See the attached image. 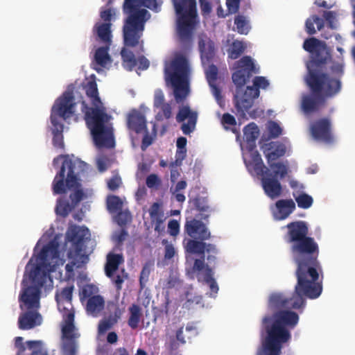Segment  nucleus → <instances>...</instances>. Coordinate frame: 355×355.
<instances>
[{
  "mask_svg": "<svg viewBox=\"0 0 355 355\" xmlns=\"http://www.w3.org/2000/svg\"><path fill=\"white\" fill-rule=\"evenodd\" d=\"M189 75L188 58L181 53H176L169 62L165 63V80L173 87L174 96L178 103L184 100L189 94Z\"/></svg>",
  "mask_w": 355,
  "mask_h": 355,
  "instance_id": "obj_8",
  "label": "nucleus"
},
{
  "mask_svg": "<svg viewBox=\"0 0 355 355\" xmlns=\"http://www.w3.org/2000/svg\"><path fill=\"white\" fill-rule=\"evenodd\" d=\"M122 58V65L128 71H132L137 64V60L135 54L125 47H123L121 51Z\"/></svg>",
  "mask_w": 355,
  "mask_h": 355,
  "instance_id": "obj_31",
  "label": "nucleus"
},
{
  "mask_svg": "<svg viewBox=\"0 0 355 355\" xmlns=\"http://www.w3.org/2000/svg\"><path fill=\"white\" fill-rule=\"evenodd\" d=\"M74 286H67L55 295L58 309L62 315V322L68 321L69 315H72V321H74L75 311L72 304V295Z\"/></svg>",
  "mask_w": 355,
  "mask_h": 355,
  "instance_id": "obj_16",
  "label": "nucleus"
},
{
  "mask_svg": "<svg viewBox=\"0 0 355 355\" xmlns=\"http://www.w3.org/2000/svg\"><path fill=\"white\" fill-rule=\"evenodd\" d=\"M75 106L73 92L67 91L56 100L51 111H54L60 118L67 120L74 114Z\"/></svg>",
  "mask_w": 355,
  "mask_h": 355,
  "instance_id": "obj_17",
  "label": "nucleus"
},
{
  "mask_svg": "<svg viewBox=\"0 0 355 355\" xmlns=\"http://www.w3.org/2000/svg\"><path fill=\"white\" fill-rule=\"evenodd\" d=\"M262 148L268 164L270 168L273 169L275 176H279L280 179L285 178L288 173L287 166L282 162H274L285 155V145L279 141H270L265 144Z\"/></svg>",
  "mask_w": 355,
  "mask_h": 355,
  "instance_id": "obj_13",
  "label": "nucleus"
},
{
  "mask_svg": "<svg viewBox=\"0 0 355 355\" xmlns=\"http://www.w3.org/2000/svg\"><path fill=\"white\" fill-rule=\"evenodd\" d=\"M234 69L235 71L232 78L236 87L235 105L239 111L248 112L252 107L254 100L259 96V89H266L269 86V82L264 76H256L253 79V85L248 86L243 91V86L250 78L259 73V68L250 56L245 55L234 63Z\"/></svg>",
  "mask_w": 355,
  "mask_h": 355,
  "instance_id": "obj_4",
  "label": "nucleus"
},
{
  "mask_svg": "<svg viewBox=\"0 0 355 355\" xmlns=\"http://www.w3.org/2000/svg\"><path fill=\"white\" fill-rule=\"evenodd\" d=\"M59 257L58 244L55 241H50L44 245L36 257V263L31 265L28 277L33 284V286L42 288L44 286L50 277V263L49 258H58Z\"/></svg>",
  "mask_w": 355,
  "mask_h": 355,
  "instance_id": "obj_10",
  "label": "nucleus"
},
{
  "mask_svg": "<svg viewBox=\"0 0 355 355\" xmlns=\"http://www.w3.org/2000/svg\"><path fill=\"white\" fill-rule=\"evenodd\" d=\"M187 139L184 137H180L177 139L176 146L178 148L176 152L177 159L182 160L186 157V145Z\"/></svg>",
  "mask_w": 355,
  "mask_h": 355,
  "instance_id": "obj_45",
  "label": "nucleus"
},
{
  "mask_svg": "<svg viewBox=\"0 0 355 355\" xmlns=\"http://www.w3.org/2000/svg\"><path fill=\"white\" fill-rule=\"evenodd\" d=\"M178 15V33L182 42H191L197 17L196 0H172Z\"/></svg>",
  "mask_w": 355,
  "mask_h": 355,
  "instance_id": "obj_11",
  "label": "nucleus"
},
{
  "mask_svg": "<svg viewBox=\"0 0 355 355\" xmlns=\"http://www.w3.org/2000/svg\"><path fill=\"white\" fill-rule=\"evenodd\" d=\"M146 184L150 189L157 187L161 184V180L156 174H150L146 178Z\"/></svg>",
  "mask_w": 355,
  "mask_h": 355,
  "instance_id": "obj_54",
  "label": "nucleus"
},
{
  "mask_svg": "<svg viewBox=\"0 0 355 355\" xmlns=\"http://www.w3.org/2000/svg\"><path fill=\"white\" fill-rule=\"evenodd\" d=\"M105 301L102 296L93 295L87 300L86 304L87 311L94 316H96L104 308Z\"/></svg>",
  "mask_w": 355,
  "mask_h": 355,
  "instance_id": "obj_25",
  "label": "nucleus"
},
{
  "mask_svg": "<svg viewBox=\"0 0 355 355\" xmlns=\"http://www.w3.org/2000/svg\"><path fill=\"white\" fill-rule=\"evenodd\" d=\"M60 159L64 160L52 182V191L54 195H58L66 193L67 189H74L69 195L70 202L61 198L57 200V214L66 217L85 197L83 191L78 188V180L80 174L87 169L88 165L79 159H71L68 155H60L53 159L54 166Z\"/></svg>",
  "mask_w": 355,
  "mask_h": 355,
  "instance_id": "obj_3",
  "label": "nucleus"
},
{
  "mask_svg": "<svg viewBox=\"0 0 355 355\" xmlns=\"http://www.w3.org/2000/svg\"><path fill=\"white\" fill-rule=\"evenodd\" d=\"M184 230L192 239L205 241L211 237V233L206 225L202 221L195 218H187Z\"/></svg>",
  "mask_w": 355,
  "mask_h": 355,
  "instance_id": "obj_18",
  "label": "nucleus"
},
{
  "mask_svg": "<svg viewBox=\"0 0 355 355\" xmlns=\"http://www.w3.org/2000/svg\"><path fill=\"white\" fill-rule=\"evenodd\" d=\"M243 134L248 147L250 151L255 148V141L259 136V129L254 123H250L243 129Z\"/></svg>",
  "mask_w": 355,
  "mask_h": 355,
  "instance_id": "obj_24",
  "label": "nucleus"
},
{
  "mask_svg": "<svg viewBox=\"0 0 355 355\" xmlns=\"http://www.w3.org/2000/svg\"><path fill=\"white\" fill-rule=\"evenodd\" d=\"M247 44L243 41L235 40L229 46L227 50L228 58L232 60L239 58L246 50Z\"/></svg>",
  "mask_w": 355,
  "mask_h": 355,
  "instance_id": "obj_28",
  "label": "nucleus"
},
{
  "mask_svg": "<svg viewBox=\"0 0 355 355\" xmlns=\"http://www.w3.org/2000/svg\"><path fill=\"white\" fill-rule=\"evenodd\" d=\"M82 112L95 144L98 146L114 147L113 128L110 123L112 117L107 113L103 103L89 107L83 101Z\"/></svg>",
  "mask_w": 355,
  "mask_h": 355,
  "instance_id": "obj_7",
  "label": "nucleus"
},
{
  "mask_svg": "<svg viewBox=\"0 0 355 355\" xmlns=\"http://www.w3.org/2000/svg\"><path fill=\"white\" fill-rule=\"evenodd\" d=\"M168 231L170 235L176 236L180 232V224L176 220H171L168 223Z\"/></svg>",
  "mask_w": 355,
  "mask_h": 355,
  "instance_id": "obj_56",
  "label": "nucleus"
},
{
  "mask_svg": "<svg viewBox=\"0 0 355 355\" xmlns=\"http://www.w3.org/2000/svg\"><path fill=\"white\" fill-rule=\"evenodd\" d=\"M26 345L32 351L31 355H49L47 352L42 348V343L40 340H29L26 343Z\"/></svg>",
  "mask_w": 355,
  "mask_h": 355,
  "instance_id": "obj_41",
  "label": "nucleus"
},
{
  "mask_svg": "<svg viewBox=\"0 0 355 355\" xmlns=\"http://www.w3.org/2000/svg\"><path fill=\"white\" fill-rule=\"evenodd\" d=\"M293 197L300 208L308 209L313 205V198L305 193H300L298 196H295V194L293 193Z\"/></svg>",
  "mask_w": 355,
  "mask_h": 355,
  "instance_id": "obj_40",
  "label": "nucleus"
},
{
  "mask_svg": "<svg viewBox=\"0 0 355 355\" xmlns=\"http://www.w3.org/2000/svg\"><path fill=\"white\" fill-rule=\"evenodd\" d=\"M107 187L110 191H116L121 184V179L119 176L115 175L111 178L107 182Z\"/></svg>",
  "mask_w": 355,
  "mask_h": 355,
  "instance_id": "obj_58",
  "label": "nucleus"
},
{
  "mask_svg": "<svg viewBox=\"0 0 355 355\" xmlns=\"http://www.w3.org/2000/svg\"><path fill=\"white\" fill-rule=\"evenodd\" d=\"M184 326L178 325L176 322L169 324L166 329V336L169 338L171 348H177L178 344L186 343V336L183 333Z\"/></svg>",
  "mask_w": 355,
  "mask_h": 355,
  "instance_id": "obj_21",
  "label": "nucleus"
},
{
  "mask_svg": "<svg viewBox=\"0 0 355 355\" xmlns=\"http://www.w3.org/2000/svg\"><path fill=\"white\" fill-rule=\"evenodd\" d=\"M94 32L96 34L101 42L105 45L112 44V31L110 23H97L94 27Z\"/></svg>",
  "mask_w": 355,
  "mask_h": 355,
  "instance_id": "obj_23",
  "label": "nucleus"
},
{
  "mask_svg": "<svg viewBox=\"0 0 355 355\" xmlns=\"http://www.w3.org/2000/svg\"><path fill=\"white\" fill-rule=\"evenodd\" d=\"M197 116V113L192 112L189 106H183L181 107L176 116L178 122H182L187 119L191 120V116Z\"/></svg>",
  "mask_w": 355,
  "mask_h": 355,
  "instance_id": "obj_44",
  "label": "nucleus"
},
{
  "mask_svg": "<svg viewBox=\"0 0 355 355\" xmlns=\"http://www.w3.org/2000/svg\"><path fill=\"white\" fill-rule=\"evenodd\" d=\"M314 24H316L318 30L320 31L324 27V20L315 15L311 16L306 20L305 30L310 35H313L316 33Z\"/></svg>",
  "mask_w": 355,
  "mask_h": 355,
  "instance_id": "obj_35",
  "label": "nucleus"
},
{
  "mask_svg": "<svg viewBox=\"0 0 355 355\" xmlns=\"http://www.w3.org/2000/svg\"><path fill=\"white\" fill-rule=\"evenodd\" d=\"M110 45L99 47L96 49L94 59L97 64L105 67L107 64L111 63V58L108 53Z\"/></svg>",
  "mask_w": 355,
  "mask_h": 355,
  "instance_id": "obj_32",
  "label": "nucleus"
},
{
  "mask_svg": "<svg viewBox=\"0 0 355 355\" xmlns=\"http://www.w3.org/2000/svg\"><path fill=\"white\" fill-rule=\"evenodd\" d=\"M166 243L164 248V259L169 260L172 259L175 254V250L173 245L171 243H168L166 241H163V243Z\"/></svg>",
  "mask_w": 355,
  "mask_h": 355,
  "instance_id": "obj_63",
  "label": "nucleus"
},
{
  "mask_svg": "<svg viewBox=\"0 0 355 355\" xmlns=\"http://www.w3.org/2000/svg\"><path fill=\"white\" fill-rule=\"evenodd\" d=\"M309 131L315 141L325 144H332L334 141L332 123L329 118L323 117L314 121L309 126Z\"/></svg>",
  "mask_w": 355,
  "mask_h": 355,
  "instance_id": "obj_15",
  "label": "nucleus"
},
{
  "mask_svg": "<svg viewBox=\"0 0 355 355\" xmlns=\"http://www.w3.org/2000/svg\"><path fill=\"white\" fill-rule=\"evenodd\" d=\"M164 105V95L161 89H157L155 92L154 96V106L160 107Z\"/></svg>",
  "mask_w": 355,
  "mask_h": 355,
  "instance_id": "obj_59",
  "label": "nucleus"
},
{
  "mask_svg": "<svg viewBox=\"0 0 355 355\" xmlns=\"http://www.w3.org/2000/svg\"><path fill=\"white\" fill-rule=\"evenodd\" d=\"M200 58L203 67L213 62L216 55L215 45L208 37H201L198 41Z\"/></svg>",
  "mask_w": 355,
  "mask_h": 355,
  "instance_id": "obj_20",
  "label": "nucleus"
},
{
  "mask_svg": "<svg viewBox=\"0 0 355 355\" xmlns=\"http://www.w3.org/2000/svg\"><path fill=\"white\" fill-rule=\"evenodd\" d=\"M123 261V256L119 254H109L105 266V274L112 277L113 273L118 269L119 266Z\"/></svg>",
  "mask_w": 355,
  "mask_h": 355,
  "instance_id": "obj_26",
  "label": "nucleus"
},
{
  "mask_svg": "<svg viewBox=\"0 0 355 355\" xmlns=\"http://www.w3.org/2000/svg\"><path fill=\"white\" fill-rule=\"evenodd\" d=\"M251 159L245 164L250 171H253L257 175L262 176L261 184L263 189L267 196L275 199L281 196L282 187L277 180L279 176L270 177L272 174L269 169L265 166L262 158L258 151H252L250 155Z\"/></svg>",
  "mask_w": 355,
  "mask_h": 355,
  "instance_id": "obj_12",
  "label": "nucleus"
},
{
  "mask_svg": "<svg viewBox=\"0 0 355 355\" xmlns=\"http://www.w3.org/2000/svg\"><path fill=\"white\" fill-rule=\"evenodd\" d=\"M234 24L236 31L241 35H247L250 30L249 21L243 15H236L234 17Z\"/></svg>",
  "mask_w": 355,
  "mask_h": 355,
  "instance_id": "obj_38",
  "label": "nucleus"
},
{
  "mask_svg": "<svg viewBox=\"0 0 355 355\" xmlns=\"http://www.w3.org/2000/svg\"><path fill=\"white\" fill-rule=\"evenodd\" d=\"M299 315L294 311L280 310L272 318L265 316L262 320L267 336L262 342L261 352L257 355H280L282 344L288 342L291 335L287 327L293 329L298 323Z\"/></svg>",
  "mask_w": 355,
  "mask_h": 355,
  "instance_id": "obj_5",
  "label": "nucleus"
},
{
  "mask_svg": "<svg viewBox=\"0 0 355 355\" xmlns=\"http://www.w3.org/2000/svg\"><path fill=\"white\" fill-rule=\"evenodd\" d=\"M187 252L204 256L205 252L206 243L195 239H189L184 243Z\"/></svg>",
  "mask_w": 355,
  "mask_h": 355,
  "instance_id": "obj_27",
  "label": "nucleus"
},
{
  "mask_svg": "<svg viewBox=\"0 0 355 355\" xmlns=\"http://www.w3.org/2000/svg\"><path fill=\"white\" fill-rule=\"evenodd\" d=\"M204 257L205 256H202V259H196L195 261H194V263H193V270L194 272H198V276L200 275H200V272L207 268V267H209L208 266H207L205 267V261H204Z\"/></svg>",
  "mask_w": 355,
  "mask_h": 355,
  "instance_id": "obj_64",
  "label": "nucleus"
},
{
  "mask_svg": "<svg viewBox=\"0 0 355 355\" xmlns=\"http://www.w3.org/2000/svg\"><path fill=\"white\" fill-rule=\"evenodd\" d=\"M162 0H125L124 9L128 10V17L123 28V43L127 47L139 46L143 51L144 42L141 40L144 31L145 23L150 18V14L144 6L152 10H159Z\"/></svg>",
  "mask_w": 355,
  "mask_h": 355,
  "instance_id": "obj_6",
  "label": "nucleus"
},
{
  "mask_svg": "<svg viewBox=\"0 0 355 355\" xmlns=\"http://www.w3.org/2000/svg\"><path fill=\"white\" fill-rule=\"evenodd\" d=\"M204 67H207L205 71L208 83L211 84V83H215L218 73L217 67L211 62L209 65H205Z\"/></svg>",
  "mask_w": 355,
  "mask_h": 355,
  "instance_id": "obj_43",
  "label": "nucleus"
},
{
  "mask_svg": "<svg viewBox=\"0 0 355 355\" xmlns=\"http://www.w3.org/2000/svg\"><path fill=\"white\" fill-rule=\"evenodd\" d=\"M277 212L275 217L279 220H284L295 209V203L292 199L279 200L276 202Z\"/></svg>",
  "mask_w": 355,
  "mask_h": 355,
  "instance_id": "obj_22",
  "label": "nucleus"
},
{
  "mask_svg": "<svg viewBox=\"0 0 355 355\" xmlns=\"http://www.w3.org/2000/svg\"><path fill=\"white\" fill-rule=\"evenodd\" d=\"M94 286L92 285H85L82 288V291L80 293V300L83 301L85 299L87 298V300L93 296L92 295L94 293Z\"/></svg>",
  "mask_w": 355,
  "mask_h": 355,
  "instance_id": "obj_52",
  "label": "nucleus"
},
{
  "mask_svg": "<svg viewBox=\"0 0 355 355\" xmlns=\"http://www.w3.org/2000/svg\"><path fill=\"white\" fill-rule=\"evenodd\" d=\"M209 85L211 87V93L214 96L217 103L220 106H222L223 99L221 95L220 89L215 84V83H211V84H209Z\"/></svg>",
  "mask_w": 355,
  "mask_h": 355,
  "instance_id": "obj_53",
  "label": "nucleus"
},
{
  "mask_svg": "<svg viewBox=\"0 0 355 355\" xmlns=\"http://www.w3.org/2000/svg\"><path fill=\"white\" fill-rule=\"evenodd\" d=\"M197 122V116H191V120H189L187 123H184L182 125L181 130L184 135H189L192 132L196 127Z\"/></svg>",
  "mask_w": 355,
  "mask_h": 355,
  "instance_id": "obj_49",
  "label": "nucleus"
},
{
  "mask_svg": "<svg viewBox=\"0 0 355 355\" xmlns=\"http://www.w3.org/2000/svg\"><path fill=\"white\" fill-rule=\"evenodd\" d=\"M148 212L151 221L159 220V223L164 222V211L159 202H153L150 207Z\"/></svg>",
  "mask_w": 355,
  "mask_h": 355,
  "instance_id": "obj_39",
  "label": "nucleus"
},
{
  "mask_svg": "<svg viewBox=\"0 0 355 355\" xmlns=\"http://www.w3.org/2000/svg\"><path fill=\"white\" fill-rule=\"evenodd\" d=\"M62 336L63 339L62 352L64 355H76L77 345L76 339L79 338L80 334L72 321V315L68 317V321L62 322Z\"/></svg>",
  "mask_w": 355,
  "mask_h": 355,
  "instance_id": "obj_14",
  "label": "nucleus"
},
{
  "mask_svg": "<svg viewBox=\"0 0 355 355\" xmlns=\"http://www.w3.org/2000/svg\"><path fill=\"white\" fill-rule=\"evenodd\" d=\"M155 261L153 259L148 260L144 265L139 276V286L144 289L148 282L149 276L154 268Z\"/></svg>",
  "mask_w": 355,
  "mask_h": 355,
  "instance_id": "obj_36",
  "label": "nucleus"
},
{
  "mask_svg": "<svg viewBox=\"0 0 355 355\" xmlns=\"http://www.w3.org/2000/svg\"><path fill=\"white\" fill-rule=\"evenodd\" d=\"M213 275L214 272L212 269L209 267H207L205 268V272H204L203 277L200 275L197 276L198 282H202L209 286L211 292L210 295H212V293L216 295L219 289L216 280L213 277Z\"/></svg>",
  "mask_w": 355,
  "mask_h": 355,
  "instance_id": "obj_30",
  "label": "nucleus"
},
{
  "mask_svg": "<svg viewBox=\"0 0 355 355\" xmlns=\"http://www.w3.org/2000/svg\"><path fill=\"white\" fill-rule=\"evenodd\" d=\"M143 132H144L145 134H144L142 141H141V149L142 151H145L147 149V148L153 144V139L149 135V132H148L147 128H146V130H144Z\"/></svg>",
  "mask_w": 355,
  "mask_h": 355,
  "instance_id": "obj_57",
  "label": "nucleus"
},
{
  "mask_svg": "<svg viewBox=\"0 0 355 355\" xmlns=\"http://www.w3.org/2000/svg\"><path fill=\"white\" fill-rule=\"evenodd\" d=\"M85 92L90 98L92 105L102 104V101L98 95L97 84L95 80L89 81L85 85Z\"/></svg>",
  "mask_w": 355,
  "mask_h": 355,
  "instance_id": "obj_34",
  "label": "nucleus"
},
{
  "mask_svg": "<svg viewBox=\"0 0 355 355\" xmlns=\"http://www.w3.org/2000/svg\"><path fill=\"white\" fill-rule=\"evenodd\" d=\"M285 240L291 243V252L296 265L297 283L291 297L282 293L270 295L268 306L272 309H303L306 298L315 299L322 291V268L318 260L320 248L313 237L309 236V227L303 220L288 223Z\"/></svg>",
  "mask_w": 355,
  "mask_h": 355,
  "instance_id": "obj_1",
  "label": "nucleus"
},
{
  "mask_svg": "<svg viewBox=\"0 0 355 355\" xmlns=\"http://www.w3.org/2000/svg\"><path fill=\"white\" fill-rule=\"evenodd\" d=\"M323 17L331 29H336V13L334 11H324Z\"/></svg>",
  "mask_w": 355,
  "mask_h": 355,
  "instance_id": "obj_50",
  "label": "nucleus"
},
{
  "mask_svg": "<svg viewBox=\"0 0 355 355\" xmlns=\"http://www.w3.org/2000/svg\"><path fill=\"white\" fill-rule=\"evenodd\" d=\"M122 201L119 196H110L107 199V207L110 212H116L121 210Z\"/></svg>",
  "mask_w": 355,
  "mask_h": 355,
  "instance_id": "obj_42",
  "label": "nucleus"
},
{
  "mask_svg": "<svg viewBox=\"0 0 355 355\" xmlns=\"http://www.w3.org/2000/svg\"><path fill=\"white\" fill-rule=\"evenodd\" d=\"M58 114L54 111H51V121L53 126V134H62L64 128L63 124L59 122Z\"/></svg>",
  "mask_w": 355,
  "mask_h": 355,
  "instance_id": "obj_46",
  "label": "nucleus"
},
{
  "mask_svg": "<svg viewBox=\"0 0 355 355\" xmlns=\"http://www.w3.org/2000/svg\"><path fill=\"white\" fill-rule=\"evenodd\" d=\"M193 205L200 211H206L209 207L205 198L197 196L192 200Z\"/></svg>",
  "mask_w": 355,
  "mask_h": 355,
  "instance_id": "obj_48",
  "label": "nucleus"
},
{
  "mask_svg": "<svg viewBox=\"0 0 355 355\" xmlns=\"http://www.w3.org/2000/svg\"><path fill=\"white\" fill-rule=\"evenodd\" d=\"M15 346L17 349V355H24L26 347L23 343V338L17 336L15 338Z\"/></svg>",
  "mask_w": 355,
  "mask_h": 355,
  "instance_id": "obj_62",
  "label": "nucleus"
},
{
  "mask_svg": "<svg viewBox=\"0 0 355 355\" xmlns=\"http://www.w3.org/2000/svg\"><path fill=\"white\" fill-rule=\"evenodd\" d=\"M205 252L208 253V261L210 263L214 262L216 260V254L218 253V250L216 249V245L211 243H206Z\"/></svg>",
  "mask_w": 355,
  "mask_h": 355,
  "instance_id": "obj_51",
  "label": "nucleus"
},
{
  "mask_svg": "<svg viewBox=\"0 0 355 355\" xmlns=\"http://www.w3.org/2000/svg\"><path fill=\"white\" fill-rule=\"evenodd\" d=\"M126 125L128 130L137 134L141 133L147 128L146 116L141 112L132 109L127 115Z\"/></svg>",
  "mask_w": 355,
  "mask_h": 355,
  "instance_id": "obj_19",
  "label": "nucleus"
},
{
  "mask_svg": "<svg viewBox=\"0 0 355 355\" xmlns=\"http://www.w3.org/2000/svg\"><path fill=\"white\" fill-rule=\"evenodd\" d=\"M201 13L203 16L209 15L211 12V5L208 0H199Z\"/></svg>",
  "mask_w": 355,
  "mask_h": 355,
  "instance_id": "obj_60",
  "label": "nucleus"
},
{
  "mask_svg": "<svg viewBox=\"0 0 355 355\" xmlns=\"http://www.w3.org/2000/svg\"><path fill=\"white\" fill-rule=\"evenodd\" d=\"M130 317L128 320V324L132 329L138 327L141 318L142 316L141 308L135 304H132L129 307Z\"/></svg>",
  "mask_w": 355,
  "mask_h": 355,
  "instance_id": "obj_33",
  "label": "nucleus"
},
{
  "mask_svg": "<svg viewBox=\"0 0 355 355\" xmlns=\"http://www.w3.org/2000/svg\"><path fill=\"white\" fill-rule=\"evenodd\" d=\"M269 136L270 138H277L282 135V129L275 121H270L268 127Z\"/></svg>",
  "mask_w": 355,
  "mask_h": 355,
  "instance_id": "obj_47",
  "label": "nucleus"
},
{
  "mask_svg": "<svg viewBox=\"0 0 355 355\" xmlns=\"http://www.w3.org/2000/svg\"><path fill=\"white\" fill-rule=\"evenodd\" d=\"M85 229L76 225H72L68 229L66 233V238L69 242L78 245L83 241L85 236Z\"/></svg>",
  "mask_w": 355,
  "mask_h": 355,
  "instance_id": "obj_29",
  "label": "nucleus"
},
{
  "mask_svg": "<svg viewBox=\"0 0 355 355\" xmlns=\"http://www.w3.org/2000/svg\"><path fill=\"white\" fill-rule=\"evenodd\" d=\"M121 315V311L116 309L114 315H110L107 319L102 320L98 324V331L100 333H104L110 329L115 323L117 322Z\"/></svg>",
  "mask_w": 355,
  "mask_h": 355,
  "instance_id": "obj_37",
  "label": "nucleus"
},
{
  "mask_svg": "<svg viewBox=\"0 0 355 355\" xmlns=\"http://www.w3.org/2000/svg\"><path fill=\"white\" fill-rule=\"evenodd\" d=\"M226 4L229 13L235 14L239 11L240 0H227Z\"/></svg>",
  "mask_w": 355,
  "mask_h": 355,
  "instance_id": "obj_61",
  "label": "nucleus"
},
{
  "mask_svg": "<svg viewBox=\"0 0 355 355\" xmlns=\"http://www.w3.org/2000/svg\"><path fill=\"white\" fill-rule=\"evenodd\" d=\"M128 236V233L126 230L121 229L119 232H116L113 236L114 242L118 246L123 244V241L126 239Z\"/></svg>",
  "mask_w": 355,
  "mask_h": 355,
  "instance_id": "obj_55",
  "label": "nucleus"
},
{
  "mask_svg": "<svg viewBox=\"0 0 355 355\" xmlns=\"http://www.w3.org/2000/svg\"><path fill=\"white\" fill-rule=\"evenodd\" d=\"M303 49L310 54L304 78L310 94L302 96L301 108L304 114H309L318 112L328 99L341 92L345 64L343 59L333 60L331 73L326 72V65L331 57V51L324 42L314 37L304 41Z\"/></svg>",
  "mask_w": 355,
  "mask_h": 355,
  "instance_id": "obj_2",
  "label": "nucleus"
},
{
  "mask_svg": "<svg viewBox=\"0 0 355 355\" xmlns=\"http://www.w3.org/2000/svg\"><path fill=\"white\" fill-rule=\"evenodd\" d=\"M23 288L19 301L21 310L24 311L18 318V327L21 330H28L42 323V316L38 312L40 306V288L38 286L26 285L25 278L22 281Z\"/></svg>",
  "mask_w": 355,
  "mask_h": 355,
  "instance_id": "obj_9",
  "label": "nucleus"
}]
</instances>
